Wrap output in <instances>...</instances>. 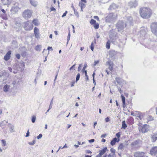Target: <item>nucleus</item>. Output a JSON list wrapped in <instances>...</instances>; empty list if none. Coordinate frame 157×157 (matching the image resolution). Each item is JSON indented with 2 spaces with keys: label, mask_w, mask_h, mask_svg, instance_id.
Instances as JSON below:
<instances>
[{
  "label": "nucleus",
  "mask_w": 157,
  "mask_h": 157,
  "mask_svg": "<svg viewBox=\"0 0 157 157\" xmlns=\"http://www.w3.org/2000/svg\"><path fill=\"white\" fill-rule=\"evenodd\" d=\"M86 153L90 154V153H92L91 151H90L89 150H86Z\"/></svg>",
  "instance_id": "nucleus-62"
},
{
  "label": "nucleus",
  "mask_w": 157,
  "mask_h": 157,
  "mask_svg": "<svg viewBox=\"0 0 157 157\" xmlns=\"http://www.w3.org/2000/svg\"><path fill=\"white\" fill-rule=\"evenodd\" d=\"M10 86L9 85L6 84L5 85L3 88V90L4 92H7L10 90Z\"/></svg>",
  "instance_id": "nucleus-17"
},
{
  "label": "nucleus",
  "mask_w": 157,
  "mask_h": 157,
  "mask_svg": "<svg viewBox=\"0 0 157 157\" xmlns=\"http://www.w3.org/2000/svg\"><path fill=\"white\" fill-rule=\"evenodd\" d=\"M8 127L10 128V130L11 132H14V126L12 125L11 123H9L8 124Z\"/></svg>",
  "instance_id": "nucleus-20"
},
{
  "label": "nucleus",
  "mask_w": 157,
  "mask_h": 157,
  "mask_svg": "<svg viewBox=\"0 0 157 157\" xmlns=\"http://www.w3.org/2000/svg\"><path fill=\"white\" fill-rule=\"evenodd\" d=\"M150 154L152 155H155L157 153V146L153 147L150 150Z\"/></svg>",
  "instance_id": "nucleus-14"
},
{
  "label": "nucleus",
  "mask_w": 157,
  "mask_h": 157,
  "mask_svg": "<svg viewBox=\"0 0 157 157\" xmlns=\"http://www.w3.org/2000/svg\"><path fill=\"white\" fill-rule=\"evenodd\" d=\"M117 8V6L114 3L110 5L109 10H112V9H115Z\"/></svg>",
  "instance_id": "nucleus-25"
},
{
  "label": "nucleus",
  "mask_w": 157,
  "mask_h": 157,
  "mask_svg": "<svg viewBox=\"0 0 157 157\" xmlns=\"http://www.w3.org/2000/svg\"><path fill=\"white\" fill-rule=\"evenodd\" d=\"M36 117L35 116H33L32 118V123H34L35 122Z\"/></svg>",
  "instance_id": "nucleus-39"
},
{
  "label": "nucleus",
  "mask_w": 157,
  "mask_h": 157,
  "mask_svg": "<svg viewBox=\"0 0 157 157\" xmlns=\"http://www.w3.org/2000/svg\"><path fill=\"white\" fill-rule=\"evenodd\" d=\"M32 11L27 10L24 11L23 13V16L25 19L30 18L32 16Z\"/></svg>",
  "instance_id": "nucleus-7"
},
{
  "label": "nucleus",
  "mask_w": 157,
  "mask_h": 157,
  "mask_svg": "<svg viewBox=\"0 0 157 157\" xmlns=\"http://www.w3.org/2000/svg\"><path fill=\"white\" fill-rule=\"evenodd\" d=\"M29 130H28L27 131V132L26 134V135L25 136V137H28L29 136Z\"/></svg>",
  "instance_id": "nucleus-58"
},
{
  "label": "nucleus",
  "mask_w": 157,
  "mask_h": 157,
  "mask_svg": "<svg viewBox=\"0 0 157 157\" xmlns=\"http://www.w3.org/2000/svg\"><path fill=\"white\" fill-rule=\"evenodd\" d=\"M74 14L77 17H79V15L77 10H74Z\"/></svg>",
  "instance_id": "nucleus-43"
},
{
  "label": "nucleus",
  "mask_w": 157,
  "mask_h": 157,
  "mask_svg": "<svg viewBox=\"0 0 157 157\" xmlns=\"http://www.w3.org/2000/svg\"><path fill=\"white\" fill-rule=\"evenodd\" d=\"M70 33H69V34H68L67 38V43H68V41L70 40Z\"/></svg>",
  "instance_id": "nucleus-48"
},
{
  "label": "nucleus",
  "mask_w": 157,
  "mask_h": 157,
  "mask_svg": "<svg viewBox=\"0 0 157 157\" xmlns=\"http://www.w3.org/2000/svg\"><path fill=\"white\" fill-rule=\"evenodd\" d=\"M140 142V141L139 140H136L132 143L131 145L133 147H138L139 146V144Z\"/></svg>",
  "instance_id": "nucleus-11"
},
{
  "label": "nucleus",
  "mask_w": 157,
  "mask_h": 157,
  "mask_svg": "<svg viewBox=\"0 0 157 157\" xmlns=\"http://www.w3.org/2000/svg\"><path fill=\"white\" fill-rule=\"evenodd\" d=\"M86 67H87V64H86V63H85L84 65V67L82 70V71L83 73L84 72L85 73V71H86V70H85V69L86 68Z\"/></svg>",
  "instance_id": "nucleus-41"
},
{
  "label": "nucleus",
  "mask_w": 157,
  "mask_h": 157,
  "mask_svg": "<svg viewBox=\"0 0 157 157\" xmlns=\"http://www.w3.org/2000/svg\"><path fill=\"white\" fill-rule=\"evenodd\" d=\"M99 63V61L98 60V61H95L94 62V66H96L97 64H98V63Z\"/></svg>",
  "instance_id": "nucleus-54"
},
{
  "label": "nucleus",
  "mask_w": 157,
  "mask_h": 157,
  "mask_svg": "<svg viewBox=\"0 0 157 157\" xmlns=\"http://www.w3.org/2000/svg\"><path fill=\"white\" fill-rule=\"evenodd\" d=\"M117 88H118V91H119V92H120V93H121L122 92V91L121 90V89H120V87H118Z\"/></svg>",
  "instance_id": "nucleus-60"
},
{
  "label": "nucleus",
  "mask_w": 157,
  "mask_h": 157,
  "mask_svg": "<svg viewBox=\"0 0 157 157\" xmlns=\"http://www.w3.org/2000/svg\"><path fill=\"white\" fill-rule=\"evenodd\" d=\"M80 75L79 73H78L77 75L76 76V82H77L79 80L80 77Z\"/></svg>",
  "instance_id": "nucleus-38"
},
{
  "label": "nucleus",
  "mask_w": 157,
  "mask_h": 157,
  "mask_svg": "<svg viewBox=\"0 0 157 157\" xmlns=\"http://www.w3.org/2000/svg\"><path fill=\"white\" fill-rule=\"evenodd\" d=\"M35 144V141L33 140V142H29V144L30 145H33L34 144Z\"/></svg>",
  "instance_id": "nucleus-46"
},
{
  "label": "nucleus",
  "mask_w": 157,
  "mask_h": 157,
  "mask_svg": "<svg viewBox=\"0 0 157 157\" xmlns=\"http://www.w3.org/2000/svg\"><path fill=\"white\" fill-rule=\"evenodd\" d=\"M151 138L152 139V142H155L157 140V134H154L153 136H152Z\"/></svg>",
  "instance_id": "nucleus-26"
},
{
  "label": "nucleus",
  "mask_w": 157,
  "mask_h": 157,
  "mask_svg": "<svg viewBox=\"0 0 157 157\" xmlns=\"http://www.w3.org/2000/svg\"><path fill=\"white\" fill-rule=\"evenodd\" d=\"M140 34L141 37H144L146 35V32L145 29L141 30L140 32Z\"/></svg>",
  "instance_id": "nucleus-22"
},
{
  "label": "nucleus",
  "mask_w": 157,
  "mask_h": 157,
  "mask_svg": "<svg viewBox=\"0 0 157 157\" xmlns=\"http://www.w3.org/2000/svg\"><path fill=\"white\" fill-rule=\"evenodd\" d=\"M110 42L109 41H108L106 45V47L107 49H109L110 48Z\"/></svg>",
  "instance_id": "nucleus-31"
},
{
  "label": "nucleus",
  "mask_w": 157,
  "mask_h": 157,
  "mask_svg": "<svg viewBox=\"0 0 157 157\" xmlns=\"http://www.w3.org/2000/svg\"><path fill=\"white\" fill-rule=\"evenodd\" d=\"M16 58L18 59H20V55L19 54H17L16 55Z\"/></svg>",
  "instance_id": "nucleus-53"
},
{
  "label": "nucleus",
  "mask_w": 157,
  "mask_h": 157,
  "mask_svg": "<svg viewBox=\"0 0 157 157\" xmlns=\"http://www.w3.org/2000/svg\"><path fill=\"white\" fill-rule=\"evenodd\" d=\"M147 118L149 120L151 121L153 120V117H152V116L150 115H149L148 116Z\"/></svg>",
  "instance_id": "nucleus-49"
},
{
  "label": "nucleus",
  "mask_w": 157,
  "mask_h": 157,
  "mask_svg": "<svg viewBox=\"0 0 157 157\" xmlns=\"http://www.w3.org/2000/svg\"><path fill=\"white\" fill-rule=\"evenodd\" d=\"M94 26L95 29H97L99 27V25L98 23H96L94 25Z\"/></svg>",
  "instance_id": "nucleus-37"
},
{
  "label": "nucleus",
  "mask_w": 157,
  "mask_h": 157,
  "mask_svg": "<svg viewBox=\"0 0 157 157\" xmlns=\"http://www.w3.org/2000/svg\"><path fill=\"white\" fill-rule=\"evenodd\" d=\"M67 13V11H65V12L63 13V15L62 16V17H64L65 16H66Z\"/></svg>",
  "instance_id": "nucleus-55"
},
{
  "label": "nucleus",
  "mask_w": 157,
  "mask_h": 157,
  "mask_svg": "<svg viewBox=\"0 0 157 157\" xmlns=\"http://www.w3.org/2000/svg\"><path fill=\"white\" fill-rule=\"evenodd\" d=\"M135 112V113H134L133 112H131V115L133 116H136L137 115V116L138 117L140 120H141L143 118V116L142 113L136 111Z\"/></svg>",
  "instance_id": "nucleus-10"
},
{
  "label": "nucleus",
  "mask_w": 157,
  "mask_h": 157,
  "mask_svg": "<svg viewBox=\"0 0 157 157\" xmlns=\"http://www.w3.org/2000/svg\"><path fill=\"white\" fill-rule=\"evenodd\" d=\"M120 132H119L118 133H117L116 134V136L117 137V139H119V138L120 137Z\"/></svg>",
  "instance_id": "nucleus-52"
},
{
  "label": "nucleus",
  "mask_w": 157,
  "mask_h": 157,
  "mask_svg": "<svg viewBox=\"0 0 157 157\" xmlns=\"http://www.w3.org/2000/svg\"><path fill=\"white\" fill-rule=\"evenodd\" d=\"M51 11H56V9L55 8H54V7H52L51 8Z\"/></svg>",
  "instance_id": "nucleus-64"
},
{
  "label": "nucleus",
  "mask_w": 157,
  "mask_h": 157,
  "mask_svg": "<svg viewBox=\"0 0 157 157\" xmlns=\"http://www.w3.org/2000/svg\"><path fill=\"white\" fill-rule=\"evenodd\" d=\"M127 19L128 21L130 22L131 23L132 21V18L131 17H127Z\"/></svg>",
  "instance_id": "nucleus-34"
},
{
  "label": "nucleus",
  "mask_w": 157,
  "mask_h": 157,
  "mask_svg": "<svg viewBox=\"0 0 157 157\" xmlns=\"http://www.w3.org/2000/svg\"><path fill=\"white\" fill-rule=\"evenodd\" d=\"M85 76L86 77V79L87 80H88L89 78H88V76L87 75V71H85Z\"/></svg>",
  "instance_id": "nucleus-50"
},
{
  "label": "nucleus",
  "mask_w": 157,
  "mask_h": 157,
  "mask_svg": "<svg viewBox=\"0 0 157 157\" xmlns=\"http://www.w3.org/2000/svg\"><path fill=\"white\" fill-rule=\"evenodd\" d=\"M8 75L6 73H4L3 75L2 76V78L3 79V80H6L8 78Z\"/></svg>",
  "instance_id": "nucleus-24"
},
{
  "label": "nucleus",
  "mask_w": 157,
  "mask_h": 157,
  "mask_svg": "<svg viewBox=\"0 0 157 157\" xmlns=\"http://www.w3.org/2000/svg\"><path fill=\"white\" fill-rule=\"evenodd\" d=\"M113 66H109V68L108 69L111 71H112V70H113Z\"/></svg>",
  "instance_id": "nucleus-59"
},
{
  "label": "nucleus",
  "mask_w": 157,
  "mask_h": 157,
  "mask_svg": "<svg viewBox=\"0 0 157 157\" xmlns=\"http://www.w3.org/2000/svg\"><path fill=\"white\" fill-rule=\"evenodd\" d=\"M134 156L136 157H147L144 155V153L143 152H137L134 153Z\"/></svg>",
  "instance_id": "nucleus-12"
},
{
  "label": "nucleus",
  "mask_w": 157,
  "mask_h": 157,
  "mask_svg": "<svg viewBox=\"0 0 157 157\" xmlns=\"http://www.w3.org/2000/svg\"><path fill=\"white\" fill-rule=\"evenodd\" d=\"M105 121L106 122H108L109 121V119L108 117H107L105 119Z\"/></svg>",
  "instance_id": "nucleus-61"
},
{
  "label": "nucleus",
  "mask_w": 157,
  "mask_h": 157,
  "mask_svg": "<svg viewBox=\"0 0 157 157\" xmlns=\"http://www.w3.org/2000/svg\"><path fill=\"white\" fill-rule=\"evenodd\" d=\"M34 31L35 37L37 38H39L40 37V35L39 29L36 27H35Z\"/></svg>",
  "instance_id": "nucleus-16"
},
{
  "label": "nucleus",
  "mask_w": 157,
  "mask_h": 157,
  "mask_svg": "<svg viewBox=\"0 0 157 157\" xmlns=\"http://www.w3.org/2000/svg\"><path fill=\"white\" fill-rule=\"evenodd\" d=\"M79 6H80L81 8H84L85 6V4L81 2H79Z\"/></svg>",
  "instance_id": "nucleus-32"
},
{
  "label": "nucleus",
  "mask_w": 157,
  "mask_h": 157,
  "mask_svg": "<svg viewBox=\"0 0 157 157\" xmlns=\"http://www.w3.org/2000/svg\"><path fill=\"white\" fill-rule=\"evenodd\" d=\"M11 54V51H9L4 56V60L6 61H7L9 60L10 58Z\"/></svg>",
  "instance_id": "nucleus-15"
},
{
  "label": "nucleus",
  "mask_w": 157,
  "mask_h": 157,
  "mask_svg": "<svg viewBox=\"0 0 157 157\" xmlns=\"http://www.w3.org/2000/svg\"><path fill=\"white\" fill-rule=\"evenodd\" d=\"M147 126L146 124L144 125L143 126L141 129V131L142 132H146L148 131V129L147 128Z\"/></svg>",
  "instance_id": "nucleus-19"
},
{
  "label": "nucleus",
  "mask_w": 157,
  "mask_h": 157,
  "mask_svg": "<svg viewBox=\"0 0 157 157\" xmlns=\"http://www.w3.org/2000/svg\"><path fill=\"white\" fill-rule=\"evenodd\" d=\"M24 27L26 30H30L33 28V25L31 22L27 21L24 23Z\"/></svg>",
  "instance_id": "nucleus-6"
},
{
  "label": "nucleus",
  "mask_w": 157,
  "mask_h": 157,
  "mask_svg": "<svg viewBox=\"0 0 157 157\" xmlns=\"http://www.w3.org/2000/svg\"><path fill=\"white\" fill-rule=\"evenodd\" d=\"M124 148V145L123 144H120L119 146L118 147V150H122Z\"/></svg>",
  "instance_id": "nucleus-30"
},
{
  "label": "nucleus",
  "mask_w": 157,
  "mask_h": 157,
  "mask_svg": "<svg viewBox=\"0 0 157 157\" xmlns=\"http://www.w3.org/2000/svg\"><path fill=\"white\" fill-rule=\"evenodd\" d=\"M18 67H17V69L18 71H22L24 70V68L25 67V63L22 62L21 63H19L18 65Z\"/></svg>",
  "instance_id": "nucleus-9"
},
{
  "label": "nucleus",
  "mask_w": 157,
  "mask_h": 157,
  "mask_svg": "<svg viewBox=\"0 0 157 157\" xmlns=\"http://www.w3.org/2000/svg\"><path fill=\"white\" fill-rule=\"evenodd\" d=\"M90 23L92 25H94L96 23V21L93 19H91L90 21Z\"/></svg>",
  "instance_id": "nucleus-35"
},
{
  "label": "nucleus",
  "mask_w": 157,
  "mask_h": 157,
  "mask_svg": "<svg viewBox=\"0 0 157 157\" xmlns=\"http://www.w3.org/2000/svg\"><path fill=\"white\" fill-rule=\"evenodd\" d=\"M59 70L57 71V74L55 76V79H54V83H53V85L54 86L55 84V81L56 80V78H57V76H58V72H59Z\"/></svg>",
  "instance_id": "nucleus-44"
},
{
  "label": "nucleus",
  "mask_w": 157,
  "mask_h": 157,
  "mask_svg": "<svg viewBox=\"0 0 157 157\" xmlns=\"http://www.w3.org/2000/svg\"><path fill=\"white\" fill-rule=\"evenodd\" d=\"M117 14L116 13H109L105 17L106 21L107 22H114L117 19Z\"/></svg>",
  "instance_id": "nucleus-2"
},
{
  "label": "nucleus",
  "mask_w": 157,
  "mask_h": 157,
  "mask_svg": "<svg viewBox=\"0 0 157 157\" xmlns=\"http://www.w3.org/2000/svg\"><path fill=\"white\" fill-rule=\"evenodd\" d=\"M30 3L34 7H36L38 5V2L35 0H29Z\"/></svg>",
  "instance_id": "nucleus-21"
},
{
  "label": "nucleus",
  "mask_w": 157,
  "mask_h": 157,
  "mask_svg": "<svg viewBox=\"0 0 157 157\" xmlns=\"http://www.w3.org/2000/svg\"><path fill=\"white\" fill-rule=\"evenodd\" d=\"M126 26V23L122 21H118L116 25V26L118 29V31L120 32H122L123 29Z\"/></svg>",
  "instance_id": "nucleus-3"
},
{
  "label": "nucleus",
  "mask_w": 157,
  "mask_h": 157,
  "mask_svg": "<svg viewBox=\"0 0 157 157\" xmlns=\"http://www.w3.org/2000/svg\"><path fill=\"white\" fill-rule=\"evenodd\" d=\"M1 142L2 144V146H5L6 145V142L4 140H2Z\"/></svg>",
  "instance_id": "nucleus-36"
},
{
  "label": "nucleus",
  "mask_w": 157,
  "mask_h": 157,
  "mask_svg": "<svg viewBox=\"0 0 157 157\" xmlns=\"http://www.w3.org/2000/svg\"><path fill=\"white\" fill-rule=\"evenodd\" d=\"M127 127V125L126 124L125 121H123L122 122V128L125 129Z\"/></svg>",
  "instance_id": "nucleus-27"
},
{
  "label": "nucleus",
  "mask_w": 157,
  "mask_h": 157,
  "mask_svg": "<svg viewBox=\"0 0 157 157\" xmlns=\"http://www.w3.org/2000/svg\"><path fill=\"white\" fill-rule=\"evenodd\" d=\"M140 13L142 17L144 18H148L151 16V10L148 8L143 7L140 9Z\"/></svg>",
  "instance_id": "nucleus-1"
},
{
  "label": "nucleus",
  "mask_w": 157,
  "mask_h": 157,
  "mask_svg": "<svg viewBox=\"0 0 157 157\" xmlns=\"http://www.w3.org/2000/svg\"><path fill=\"white\" fill-rule=\"evenodd\" d=\"M109 35L110 38L113 42H115L116 40L118 38L117 33L115 32V30L114 29H112L110 30Z\"/></svg>",
  "instance_id": "nucleus-4"
},
{
  "label": "nucleus",
  "mask_w": 157,
  "mask_h": 157,
  "mask_svg": "<svg viewBox=\"0 0 157 157\" xmlns=\"http://www.w3.org/2000/svg\"><path fill=\"white\" fill-rule=\"evenodd\" d=\"M121 99H122V101L123 103V108H124L125 107L126 105H125V99L124 96L123 94H121Z\"/></svg>",
  "instance_id": "nucleus-23"
},
{
  "label": "nucleus",
  "mask_w": 157,
  "mask_h": 157,
  "mask_svg": "<svg viewBox=\"0 0 157 157\" xmlns=\"http://www.w3.org/2000/svg\"><path fill=\"white\" fill-rule=\"evenodd\" d=\"M94 139H92L91 140H89V142L90 143H92L94 141Z\"/></svg>",
  "instance_id": "nucleus-56"
},
{
  "label": "nucleus",
  "mask_w": 157,
  "mask_h": 157,
  "mask_svg": "<svg viewBox=\"0 0 157 157\" xmlns=\"http://www.w3.org/2000/svg\"><path fill=\"white\" fill-rule=\"evenodd\" d=\"M108 157H114L113 155L109 154L107 155Z\"/></svg>",
  "instance_id": "nucleus-63"
},
{
  "label": "nucleus",
  "mask_w": 157,
  "mask_h": 157,
  "mask_svg": "<svg viewBox=\"0 0 157 157\" xmlns=\"http://www.w3.org/2000/svg\"><path fill=\"white\" fill-rule=\"evenodd\" d=\"M137 5V2L136 1H131L128 3V6L130 8H135Z\"/></svg>",
  "instance_id": "nucleus-13"
},
{
  "label": "nucleus",
  "mask_w": 157,
  "mask_h": 157,
  "mask_svg": "<svg viewBox=\"0 0 157 157\" xmlns=\"http://www.w3.org/2000/svg\"><path fill=\"white\" fill-rule=\"evenodd\" d=\"M110 151L113 154L112 155H115V150L114 149L111 148Z\"/></svg>",
  "instance_id": "nucleus-45"
},
{
  "label": "nucleus",
  "mask_w": 157,
  "mask_h": 157,
  "mask_svg": "<svg viewBox=\"0 0 157 157\" xmlns=\"http://www.w3.org/2000/svg\"><path fill=\"white\" fill-rule=\"evenodd\" d=\"M7 123L8 122L6 121H3L1 123V126L4 127L5 125H6Z\"/></svg>",
  "instance_id": "nucleus-28"
},
{
  "label": "nucleus",
  "mask_w": 157,
  "mask_h": 157,
  "mask_svg": "<svg viewBox=\"0 0 157 157\" xmlns=\"http://www.w3.org/2000/svg\"><path fill=\"white\" fill-rule=\"evenodd\" d=\"M151 28L152 33L157 36V22L152 23L151 25Z\"/></svg>",
  "instance_id": "nucleus-5"
},
{
  "label": "nucleus",
  "mask_w": 157,
  "mask_h": 157,
  "mask_svg": "<svg viewBox=\"0 0 157 157\" xmlns=\"http://www.w3.org/2000/svg\"><path fill=\"white\" fill-rule=\"evenodd\" d=\"M107 63L109 64V66H113V63L112 61L110 60L108 61Z\"/></svg>",
  "instance_id": "nucleus-42"
},
{
  "label": "nucleus",
  "mask_w": 157,
  "mask_h": 157,
  "mask_svg": "<svg viewBox=\"0 0 157 157\" xmlns=\"http://www.w3.org/2000/svg\"><path fill=\"white\" fill-rule=\"evenodd\" d=\"M41 48V46L40 45H37L35 48V49L38 51H40Z\"/></svg>",
  "instance_id": "nucleus-33"
},
{
  "label": "nucleus",
  "mask_w": 157,
  "mask_h": 157,
  "mask_svg": "<svg viewBox=\"0 0 157 157\" xmlns=\"http://www.w3.org/2000/svg\"><path fill=\"white\" fill-rule=\"evenodd\" d=\"M38 21L37 19H34L32 21V23L36 26H37L38 25Z\"/></svg>",
  "instance_id": "nucleus-29"
},
{
  "label": "nucleus",
  "mask_w": 157,
  "mask_h": 157,
  "mask_svg": "<svg viewBox=\"0 0 157 157\" xmlns=\"http://www.w3.org/2000/svg\"><path fill=\"white\" fill-rule=\"evenodd\" d=\"M42 137V134H40L37 137V138L38 139H40Z\"/></svg>",
  "instance_id": "nucleus-51"
},
{
  "label": "nucleus",
  "mask_w": 157,
  "mask_h": 157,
  "mask_svg": "<svg viewBox=\"0 0 157 157\" xmlns=\"http://www.w3.org/2000/svg\"><path fill=\"white\" fill-rule=\"evenodd\" d=\"M119 140V139H117L116 137H115L111 141L110 144L111 145L113 146L115 144L116 142H118Z\"/></svg>",
  "instance_id": "nucleus-18"
},
{
  "label": "nucleus",
  "mask_w": 157,
  "mask_h": 157,
  "mask_svg": "<svg viewBox=\"0 0 157 157\" xmlns=\"http://www.w3.org/2000/svg\"><path fill=\"white\" fill-rule=\"evenodd\" d=\"M108 151V149L107 147H105L103 149L99 151V153L96 156V157H101L102 155Z\"/></svg>",
  "instance_id": "nucleus-8"
},
{
  "label": "nucleus",
  "mask_w": 157,
  "mask_h": 157,
  "mask_svg": "<svg viewBox=\"0 0 157 157\" xmlns=\"http://www.w3.org/2000/svg\"><path fill=\"white\" fill-rule=\"evenodd\" d=\"M75 64L73 65L72 67L70 68V70H71L72 69H74L75 68Z\"/></svg>",
  "instance_id": "nucleus-57"
},
{
  "label": "nucleus",
  "mask_w": 157,
  "mask_h": 157,
  "mask_svg": "<svg viewBox=\"0 0 157 157\" xmlns=\"http://www.w3.org/2000/svg\"><path fill=\"white\" fill-rule=\"evenodd\" d=\"M90 48L91 50L93 52L94 49V44L93 42H92L90 46Z\"/></svg>",
  "instance_id": "nucleus-40"
},
{
  "label": "nucleus",
  "mask_w": 157,
  "mask_h": 157,
  "mask_svg": "<svg viewBox=\"0 0 157 157\" xmlns=\"http://www.w3.org/2000/svg\"><path fill=\"white\" fill-rule=\"evenodd\" d=\"M116 81L118 83H120V78H116Z\"/></svg>",
  "instance_id": "nucleus-47"
}]
</instances>
